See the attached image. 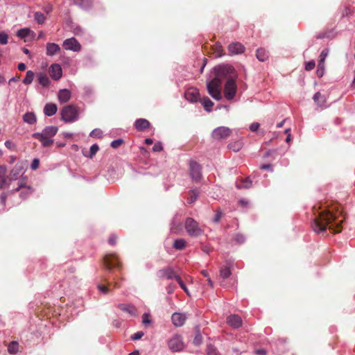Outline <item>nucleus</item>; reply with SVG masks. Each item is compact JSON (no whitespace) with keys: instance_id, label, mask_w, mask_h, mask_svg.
Listing matches in <instances>:
<instances>
[{"instance_id":"2f4dec72","label":"nucleus","mask_w":355,"mask_h":355,"mask_svg":"<svg viewBox=\"0 0 355 355\" xmlns=\"http://www.w3.org/2000/svg\"><path fill=\"white\" fill-rule=\"evenodd\" d=\"M38 83L43 87H47L50 83V80L46 74L40 73L37 76Z\"/></svg>"},{"instance_id":"de8ad7c7","label":"nucleus","mask_w":355,"mask_h":355,"mask_svg":"<svg viewBox=\"0 0 355 355\" xmlns=\"http://www.w3.org/2000/svg\"><path fill=\"white\" fill-rule=\"evenodd\" d=\"M202 343V337L200 335V334L197 333L194 339H193V344L195 345H200Z\"/></svg>"},{"instance_id":"4be33fe9","label":"nucleus","mask_w":355,"mask_h":355,"mask_svg":"<svg viewBox=\"0 0 355 355\" xmlns=\"http://www.w3.org/2000/svg\"><path fill=\"white\" fill-rule=\"evenodd\" d=\"M150 122L145 119H139L135 122V127L139 131H144L150 127Z\"/></svg>"},{"instance_id":"3c124183","label":"nucleus","mask_w":355,"mask_h":355,"mask_svg":"<svg viewBox=\"0 0 355 355\" xmlns=\"http://www.w3.org/2000/svg\"><path fill=\"white\" fill-rule=\"evenodd\" d=\"M118 240V236L116 234H112L108 239V243L111 245H115Z\"/></svg>"},{"instance_id":"ea45409f","label":"nucleus","mask_w":355,"mask_h":355,"mask_svg":"<svg viewBox=\"0 0 355 355\" xmlns=\"http://www.w3.org/2000/svg\"><path fill=\"white\" fill-rule=\"evenodd\" d=\"M198 193L194 190H191L189 191V197L187 198V202L189 204L193 203L197 199Z\"/></svg>"},{"instance_id":"a878e982","label":"nucleus","mask_w":355,"mask_h":355,"mask_svg":"<svg viewBox=\"0 0 355 355\" xmlns=\"http://www.w3.org/2000/svg\"><path fill=\"white\" fill-rule=\"evenodd\" d=\"M7 169L5 166H0V189H3L7 184Z\"/></svg>"},{"instance_id":"f8f14e48","label":"nucleus","mask_w":355,"mask_h":355,"mask_svg":"<svg viewBox=\"0 0 355 355\" xmlns=\"http://www.w3.org/2000/svg\"><path fill=\"white\" fill-rule=\"evenodd\" d=\"M26 178H24L20 180V181L18 182V187L15 189L12 190V193L17 192V191H19L21 189L24 188V190L21 191L20 196L23 199L26 198L27 196H29L32 193L33 189L31 187H26Z\"/></svg>"},{"instance_id":"7ed1b4c3","label":"nucleus","mask_w":355,"mask_h":355,"mask_svg":"<svg viewBox=\"0 0 355 355\" xmlns=\"http://www.w3.org/2000/svg\"><path fill=\"white\" fill-rule=\"evenodd\" d=\"M215 78L223 83L230 78L236 79L237 73L234 68L229 64L219 65L214 67Z\"/></svg>"},{"instance_id":"c03bdc74","label":"nucleus","mask_w":355,"mask_h":355,"mask_svg":"<svg viewBox=\"0 0 355 355\" xmlns=\"http://www.w3.org/2000/svg\"><path fill=\"white\" fill-rule=\"evenodd\" d=\"M207 355H220L216 348L211 345L207 346Z\"/></svg>"},{"instance_id":"0eeeda50","label":"nucleus","mask_w":355,"mask_h":355,"mask_svg":"<svg viewBox=\"0 0 355 355\" xmlns=\"http://www.w3.org/2000/svg\"><path fill=\"white\" fill-rule=\"evenodd\" d=\"M103 265L110 270L112 268L120 270L122 268V263L120 261L118 255L116 253L107 254L103 259Z\"/></svg>"},{"instance_id":"cd10ccee","label":"nucleus","mask_w":355,"mask_h":355,"mask_svg":"<svg viewBox=\"0 0 355 355\" xmlns=\"http://www.w3.org/2000/svg\"><path fill=\"white\" fill-rule=\"evenodd\" d=\"M200 103L207 112H211L212 107L214 105V103L207 96H204L202 99H200Z\"/></svg>"},{"instance_id":"c756f323","label":"nucleus","mask_w":355,"mask_h":355,"mask_svg":"<svg viewBox=\"0 0 355 355\" xmlns=\"http://www.w3.org/2000/svg\"><path fill=\"white\" fill-rule=\"evenodd\" d=\"M243 144L242 141L238 140L235 141L230 142L227 147L230 150H233L234 152H239L243 148Z\"/></svg>"},{"instance_id":"4d7b16f0","label":"nucleus","mask_w":355,"mask_h":355,"mask_svg":"<svg viewBox=\"0 0 355 355\" xmlns=\"http://www.w3.org/2000/svg\"><path fill=\"white\" fill-rule=\"evenodd\" d=\"M144 334L142 331H137L131 336V338L133 340H137L141 339L143 337Z\"/></svg>"},{"instance_id":"a211bd4d","label":"nucleus","mask_w":355,"mask_h":355,"mask_svg":"<svg viewBox=\"0 0 355 355\" xmlns=\"http://www.w3.org/2000/svg\"><path fill=\"white\" fill-rule=\"evenodd\" d=\"M227 323L233 328H239L242 325V320L238 315L232 314L227 318Z\"/></svg>"},{"instance_id":"864d4df0","label":"nucleus","mask_w":355,"mask_h":355,"mask_svg":"<svg viewBox=\"0 0 355 355\" xmlns=\"http://www.w3.org/2000/svg\"><path fill=\"white\" fill-rule=\"evenodd\" d=\"M236 243L241 244L245 241V236L242 234H236L234 236Z\"/></svg>"},{"instance_id":"1a4fd4ad","label":"nucleus","mask_w":355,"mask_h":355,"mask_svg":"<svg viewBox=\"0 0 355 355\" xmlns=\"http://www.w3.org/2000/svg\"><path fill=\"white\" fill-rule=\"evenodd\" d=\"M169 349L173 352H180L184 347V345L182 341V337L180 335H174L168 342Z\"/></svg>"},{"instance_id":"f3484780","label":"nucleus","mask_w":355,"mask_h":355,"mask_svg":"<svg viewBox=\"0 0 355 355\" xmlns=\"http://www.w3.org/2000/svg\"><path fill=\"white\" fill-rule=\"evenodd\" d=\"M51 77L55 80H58L62 75V68L58 64H53L49 68Z\"/></svg>"},{"instance_id":"423d86ee","label":"nucleus","mask_w":355,"mask_h":355,"mask_svg":"<svg viewBox=\"0 0 355 355\" xmlns=\"http://www.w3.org/2000/svg\"><path fill=\"white\" fill-rule=\"evenodd\" d=\"M184 227L188 234L192 237L200 236L204 232L198 223L192 218H187L186 219Z\"/></svg>"},{"instance_id":"b1692460","label":"nucleus","mask_w":355,"mask_h":355,"mask_svg":"<svg viewBox=\"0 0 355 355\" xmlns=\"http://www.w3.org/2000/svg\"><path fill=\"white\" fill-rule=\"evenodd\" d=\"M22 170L23 168L21 166L16 164L10 173L9 180L11 181L17 180L22 173Z\"/></svg>"},{"instance_id":"a18cd8bd","label":"nucleus","mask_w":355,"mask_h":355,"mask_svg":"<svg viewBox=\"0 0 355 355\" xmlns=\"http://www.w3.org/2000/svg\"><path fill=\"white\" fill-rule=\"evenodd\" d=\"M103 135V132L100 129H94L90 133V136L92 137L101 138Z\"/></svg>"},{"instance_id":"4c0bfd02","label":"nucleus","mask_w":355,"mask_h":355,"mask_svg":"<svg viewBox=\"0 0 355 355\" xmlns=\"http://www.w3.org/2000/svg\"><path fill=\"white\" fill-rule=\"evenodd\" d=\"M35 20L39 24H42L46 20L44 15L40 12H36L34 15Z\"/></svg>"},{"instance_id":"f704fd0d","label":"nucleus","mask_w":355,"mask_h":355,"mask_svg":"<svg viewBox=\"0 0 355 355\" xmlns=\"http://www.w3.org/2000/svg\"><path fill=\"white\" fill-rule=\"evenodd\" d=\"M35 73L32 71H28L26 74V77L23 80V83L25 85L31 84L34 79Z\"/></svg>"},{"instance_id":"6e6d98bb","label":"nucleus","mask_w":355,"mask_h":355,"mask_svg":"<svg viewBox=\"0 0 355 355\" xmlns=\"http://www.w3.org/2000/svg\"><path fill=\"white\" fill-rule=\"evenodd\" d=\"M315 66V61H313V60L309 61L308 62H306L305 69L306 71H311L314 69Z\"/></svg>"},{"instance_id":"58836bf2","label":"nucleus","mask_w":355,"mask_h":355,"mask_svg":"<svg viewBox=\"0 0 355 355\" xmlns=\"http://www.w3.org/2000/svg\"><path fill=\"white\" fill-rule=\"evenodd\" d=\"M18 343L15 341L11 342L8 347V351L10 354H15L18 351Z\"/></svg>"},{"instance_id":"c85d7f7f","label":"nucleus","mask_w":355,"mask_h":355,"mask_svg":"<svg viewBox=\"0 0 355 355\" xmlns=\"http://www.w3.org/2000/svg\"><path fill=\"white\" fill-rule=\"evenodd\" d=\"M24 121L30 125H33L36 123V116L33 112H26L23 116Z\"/></svg>"},{"instance_id":"603ef678","label":"nucleus","mask_w":355,"mask_h":355,"mask_svg":"<svg viewBox=\"0 0 355 355\" xmlns=\"http://www.w3.org/2000/svg\"><path fill=\"white\" fill-rule=\"evenodd\" d=\"M142 322L144 324H149L151 323L149 313H145L142 315Z\"/></svg>"},{"instance_id":"c9c22d12","label":"nucleus","mask_w":355,"mask_h":355,"mask_svg":"<svg viewBox=\"0 0 355 355\" xmlns=\"http://www.w3.org/2000/svg\"><path fill=\"white\" fill-rule=\"evenodd\" d=\"M329 50L327 49H324L321 52L320 56H319V61L318 64H320V67H322V65H324V60L328 55Z\"/></svg>"},{"instance_id":"69168bd1","label":"nucleus","mask_w":355,"mask_h":355,"mask_svg":"<svg viewBox=\"0 0 355 355\" xmlns=\"http://www.w3.org/2000/svg\"><path fill=\"white\" fill-rule=\"evenodd\" d=\"M175 288V286L173 284H171L166 287V291L168 294H172Z\"/></svg>"},{"instance_id":"9b49d317","label":"nucleus","mask_w":355,"mask_h":355,"mask_svg":"<svg viewBox=\"0 0 355 355\" xmlns=\"http://www.w3.org/2000/svg\"><path fill=\"white\" fill-rule=\"evenodd\" d=\"M62 46L66 50H70L75 52H79L81 50L80 44L74 37L65 40L63 42Z\"/></svg>"},{"instance_id":"393cba45","label":"nucleus","mask_w":355,"mask_h":355,"mask_svg":"<svg viewBox=\"0 0 355 355\" xmlns=\"http://www.w3.org/2000/svg\"><path fill=\"white\" fill-rule=\"evenodd\" d=\"M58 110L57 105L54 103H47L44 108V113L48 116L54 115Z\"/></svg>"},{"instance_id":"79ce46f5","label":"nucleus","mask_w":355,"mask_h":355,"mask_svg":"<svg viewBox=\"0 0 355 355\" xmlns=\"http://www.w3.org/2000/svg\"><path fill=\"white\" fill-rule=\"evenodd\" d=\"M98 150H99L98 146L97 144H94L90 148L89 155H85L87 157H89L90 158H92L96 155V153L98 152Z\"/></svg>"},{"instance_id":"4468645a","label":"nucleus","mask_w":355,"mask_h":355,"mask_svg":"<svg viewBox=\"0 0 355 355\" xmlns=\"http://www.w3.org/2000/svg\"><path fill=\"white\" fill-rule=\"evenodd\" d=\"M157 275L158 277L165 278L166 279H175L176 280V277H180L179 275H176L174 270L170 266L160 269L157 271Z\"/></svg>"},{"instance_id":"7c9ffc66","label":"nucleus","mask_w":355,"mask_h":355,"mask_svg":"<svg viewBox=\"0 0 355 355\" xmlns=\"http://www.w3.org/2000/svg\"><path fill=\"white\" fill-rule=\"evenodd\" d=\"M252 186V181L249 178L241 180L240 182H236V187L238 189H249Z\"/></svg>"},{"instance_id":"774afa93","label":"nucleus","mask_w":355,"mask_h":355,"mask_svg":"<svg viewBox=\"0 0 355 355\" xmlns=\"http://www.w3.org/2000/svg\"><path fill=\"white\" fill-rule=\"evenodd\" d=\"M255 354L257 355H265L266 352L263 349H259L255 351Z\"/></svg>"},{"instance_id":"09e8293b","label":"nucleus","mask_w":355,"mask_h":355,"mask_svg":"<svg viewBox=\"0 0 355 355\" xmlns=\"http://www.w3.org/2000/svg\"><path fill=\"white\" fill-rule=\"evenodd\" d=\"M8 36L5 33H0V44H6L8 43Z\"/></svg>"},{"instance_id":"bb28decb","label":"nucleus","mask_w":355,"mask_h":355,"mask_svg":"<svg viewBox=\"0 0 355 355\" xmlns=\"http://www.w3.org/2000/svg\"><path fill=\"white\" fill-rule=\"evenodd\" d=\"M256 56L259 61L264 62L269 57L268 51L263 48L258 49L257 50Z\"/></svg>"},{"instance_id":"37998d69","label":"nucleus","mask_w":355,"mask_h":355,"mask_svg":"<svg viewBox=\"0 0 355 355\" xmlns=\"http://www.w3.org/2000/svg\"><path fill=\"white\" fill-rule=\"evenodd\" d=\"M176 281L178 282V283L179 284L180 286L184 290V291L188 295H190V293L188 290V288H187L186 285L184 284V283L183 282V281L182 280L181 277H176Z\"/></svg>"},{"instance_id":"680f3d73","label":"nucleus","mask_w":355,"mask_h":355,"mask_svg":"<svg viewBox=\"0 0 355 355\" xmlns=\"http://www.w3.org/2000/svg\"><path fill=\"white\" fill-rule=\"evenodd\" d=\"M221 217H222V213H221V211H218L216 213V214H215V216H214V219H213L214 222V223H218V222L220 221V220L221 219Z\"/></svg>"},{"instance_id":"72a5a7b5","label":"nucleus","mask_w":355,"mask_h":355,"mask_svg":"<svg viewBox=\"0 0 355 355\" xmlns=\"http://www.w3.org/2000/svg\"><path fill=\"white\" fill-rule=\"evenodd\" d=\"M232 274L230 268L227 266H225L220 270V277L225 279L228 278Z\"/></svg>"},{"instance_id":"aec40b11","label":"nucleus","mask_w":355,"mask_h":355,"mask_svg":"<svg viewBox=\"0 0 355 355\" xmlns=\"http://www.w3.org/2000/svg\"><path fill=\"white\" fill-rule=\"evenodd\" d=\"M118 308L121 311L129 313L130 315L135 316L137 315L136 307L132 304H119Z\"/></svg>"},{"instance_id":"6ab92c4d","label":"nucleus","mask_w":355,"mask_h":355,"mask_svg":"<svg viewBox=\"0 0 355 355\" xmlns=\"http://www.w3.org/2000/svg\"><path fill=\"white\" fill-rule=\"evenodd\" d=\"M186 319V315L180 313H174L171 316L172 322L175 327H182L184 324Z\"/></svg>"},{"instance_id":"8fccbe9b","label":"nucleus","mask_w":355,"mask_h":355,"mask_svg":"<svg viewBox=\"0 0 355 355\" xmlns=\"http://www.w3.org/2000/svg\"><path fill=\"white\" fill-rule=\"evenodd\" d=\"M215 50H216V56H218V57H220L224 54L223 46L220 44H216Z\"/></svg>"},{"instance_id":"13d9d810","label":"nucleus","mask_w":355,"mask_h":355,"mask_svg":"<svg viewBox=\"0 0 355 355\" xmlns=\"http://www.w3.org/2000/svg\"><path fill=\"white\" fill-rule=\"evenodd\" d=\"M40 165V160L37 158H35L33 160L31 168L33 170H36L38 168Z\"/></svg>"},{"instance_id":"20e7f679","label":"nucleus","mask_w":355,"mask_h":355,"mask_svg":"<svg viewBox=\"0 0 355 355\" xmlns=\"http://www.w3.org/2000/svg\"><path fill=\"white\" fill-rule=\"evenodd\" d=\"M78 108L73 105H66L61 111V119L66 123H71L78 120Z\"/></svg>"},{"instance_id":"f257e3e1","label":"nucleus","mask_w":355,"mask_h":355,"mask_svg":"<svg viewBox=\"0 0 355 355\" xmlns=\"http://www.w3.org/2000/svg\"><path fill=\"white\" fill-rule=\"evenodd\" d=\"M315 218L311 224L313 230L316 233L326 231L329 228L334 233H339L345 216L338 205L326 206L320 211L314 212Z\"/></svg>"},{"instance_id":"6e6552de","label":"nucleus","mask_w":355,"mask_h":355,"mask_svg":"<svg viewBox=\"0 0 355 355\" xmlns=\"http://www.w3.org/2000/svg\"><path fill=\"white\" fill-rule=\"evenodd\" d=\"M237 91L236 79L230 78L227 80L224 85V96L227 100H232Z\"/></svg>"},{"instance_id":"5701e85b","label":"nucleus","mask_w":355,"mask_h":355,"mask_svg":"<svg viewBox=\"0 0 355 355\" xmlns=\"http://www.w3.org/2000/svg\"><path fill=\"white\" fill-rule=\"evenodd\" d=\"M71 96V92L67 89L60 90L58 94L59 101L61 103H65L68 102L70 100Z\"/></svg>"},{"instance_id":"0e129e2a","label":"nucleus","mask_w":355,"mask_h":355,"mask_svg":"<svg viewBox=\"0 0 355 355\" xmlns=\"http://www.w3.org/2000/svg\"><path fill=\"white\" fill-rule=\"evenodd\" d=\"M98 288L103 293H107L109 291V288L107 286L98 285Z\"/></svg>"},{"instance_id":"49530a36","label":"nucleus","mask_w":355,"mask_h":355,"mask_svg":"<svg viewBox=\"0 0 355 355\" xmlns=\"http://www.w3.org/2000/svg\"><path fill=\"white\" fill-rule=\"evenodd\" d=\"M73 2L76 5L80 6L81 7L87 6L89 4V0H73Z\"/></svg>"},{"instance_id":"2eb2a0df","label":"nucleus","mask_w":355,"mask_h":355,"mask_svg":"<svg viewBox=\"0 0 355 355\" xmlns=\"http://www.w3.org/2000/svg\"><path fill=\"white\" fill-rule=\"evenodd\" d=\"M184 96L191 102H197L200 99V93L196 88L191 87L185 92Z\"/></svg>"},{"instance_id":"338daca9","label":"nucleus","mask_w":355,"mask_h":355,"mask_svg":"<svg viewBox=\"0 0 355 355\" xmlns=\"http://www.w3.org/2000/svg\"><path fill=\"white\" fill-rule=\"evenodd\" d=\"M5 146L9 149H12L15 146L14 144L9 140L5 142Z\"/></svg>"},{"instance_id":"e433bc0d","label":"nucleus","mask_w":355,"mask_h":355,"mask_svg":"<svg viewBox=\"0 0 355 355\" xmlns=\"http://www.w3.org/2000/svg\"><path fill=\"white\" fill-rule=\"evenodd\" d=\"M185 246L186 241L182 239H177L174 241L173 248L177 250H182L185 248Z\"/></svg>"},{"instance_id":"052dcab7","label":"nucleus","mask_w":355,"mask_h":355,"mask_svg":"<svg viewBox=\"0 0 355 355\" xmlns=\"http://www.w3.org/2000/svg\"><path fill=\"white\" fill-rule=\"evenodd\" d=\"M324 65H322V67H320V64H318V69H317V75L318 77H322L324 74Z\"/></svg>"},{"instance_id":"473e14b6","label":"nucleus","mask_w":355,"mask_h":355,"mask_svg":"<svg viewBox=\"0 0 355 355\" xmlns=\"http://www.w3.org/2000/svg\"><path fill=\"white\" fill-rule=\"evenodd\" d=\"M314 102L319 106H323L326 103V99L320 92H316L313 98Z\"/></svg>"},{"instance_id":"e2e57ef3","label":"nucleus","mask_w":355,"mask_h":355,"mask_svg":"<svg viewBox=\"0 0 355 355\" xmlns=\"http://www.w3.org/2000/svg\"><path fill=\"white\" fill-rule=\"evenodd\" d=\"M259 126H260V125H259V123L254 122V123H252L250 125V129L251 131L255 132V131H257L259 129Z\"/></svg>"},{"instance_id":"a19ab883","label":"nucleus","mask_w":355,"mask_h":355,"mask_svg":"<svg viewBox=\"0 0 355 355\" xmlns=\"http://www.w3.org/2000/svg\"><path fill=\"white\" fill-rule=\"evenodd\" d=\"M30 33L28 28H21L17 31V35L21 38L26 37Z\"/></svg>"},{"instance_id":"bf43d9fd","label":"nucleus","mask_w":355,"mask_h":355,"mask_svg":"<svg viewBox=\"0 0 355 355\" xmlns=\"http://www.w3.org/2000/svg\"><path fill=\"white\" fill-rule=\"evenodd\" d=\"M163 150L162 145L160 142H157L155 144V145L153 147V150L154 152H160Z\"/></svg>"},{"instance_id":"f03ea898","label":"nucleus","mask_w":355,"mask_h":355,"mask_svg":"<svg viewBox=\"0 0 355 355\" xmlns=\"http://www.w3.org/2000/svg\"><path fill=\"white\" fill-rule=\"evenodd\" d=\"M58 130L56 126H47L42 132L33 134V137L38 139L44 147H49L53 144V139L51 138L56 135Z\"/></svg>"},{"instance_id":"ddd939ff","label":"nucleus","mask_w":355,"mask_h":355,"mask_svg":"<svg viewBox=\"0 0 355 355\" xmlns=\"http://www.w3.org/2000/svg\"><path fill=\"white\" fill-rule=\"evenodd\" d=\"M232 130L227 127H218L212 132V137L216 139H224L230 136Z\"/></svg>"},{"instance_id":"412c9836","label":"nucleus","mask_w":355,"mask_h":355,"mask_svg":"<svg viewBox=\"0 0 355 355\" xmlns=\"http://www.w3.org/2000/svg\"><path fill=\"white\" fill-rule=\"evenodd\" d=\"M60 51V47L55 43L49 42L46 44V54L48 56H53Z\"/></svg>"},{"instance_id":"39448f33","label":"nucleus","mask_w":355,"mask_h":355,"mask_svg":"<svg viewBox=\"0 0 355 355\" xmlns=\"http://www.w3.org/2000/svg\"><path fill=\"white\" fill-rule=\"evenodd\" d=\"M222 84L223 83L215 77L207 83V88L209 94L216 101L222 99Z\"/></svg>"},{"instance_id":"dca6fc26","label":"nucleus","mask_w":355,"mask_h":355,"mask_svg":"<svg viewBox=\"0 0 355 355\" xmlns=\"http://www.w3.org/2000/svg\"><path fill=\"white\" fill-rule=\"evenodd\" d=\"M227 49L230 55H237L244 52L245 46L241 43L236 42L230 44Z\"/></svg>"},{"instance_id":"5fc2aeb1","label":"nucleus","mask_w":355,"mask_h":355,"mask_svg":"<svg viewBox=\"0 0 355 355\" xmlns=\"http://www.w3.org/2000/svg\"><path fill=\"white\" fill-rule=\"evenodd\" d=\"M123 143V139H119L112 141L111 146L114 148L119 147Z\"/></svg>"},{"instance_id":"9d476101","label":"nucleus","mask_w":355,"mask_h":355,"mask_svg":"<svg viewBox=\"0 0 355 355\" xmlns=\"http://www.w3.org/2000/svg\"><path fill=\"white\" fill-rule=\"evenodd\" d=\"M189 168L190 175L192 180L196 182L200 181L202 178V168L200 165L195 161H191Z\"/></svg>"}]
</instances>
